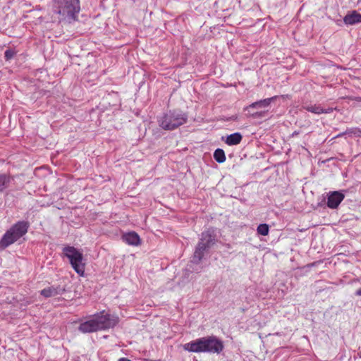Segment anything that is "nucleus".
<instances>
[{"instance_id":"nucleus-1","label":"nucleus","mask_w":361,"mask_h":361,"mask_svg":"<svg viewBox=\"0 0 361 361\" xmlns=\"http://www.w3.org/2000/svg\"><path fill=\"white\" fill-rule=\"evenodd\" d=\"M183 349L191 353L220 354L224 348V342L216 336L201 337L183 345Z\"/></svg>"},{"instance_id":"nucleus-2","label":"nucleus","mask_w":361,"mask_h":361,"mask_svg":"<svg viewBox=\"0 0 361 361\" xmlns=\"http://www.w3.org/2000/svg\"><path fill=\"white\" fill-rule=\"evenodd\" d=\"M217 242L216 228L209 227L203 231L200 236L193 253L191 263L198 264L207 252Z\"/></svg>"},{"instance_id":"nucleus-3","label":"nucleus","mask_w":361,"mask_h":361,"mask_svg":"<svg viewBox=\"0 0 361 361\" xmlns=\"http://www.w3.org/2000/svg\"><path fill=\"white\" fill-rule=\"evenodd\" d=\"M30 227L27 221H18L8 229L0 239V252L17 242L25 235Z\"/></svg>"},{"instance_id":"nucleus-4","label":"nucleus","mask_w":361,"mask_h":361,"mask_svg":"<svg viewBox=\"0 0 361 361\" xmlns=\"http://www.w3.org/2000/svg\"><path fill=\"white\" fill-rule=\"evenodd\" d=\"M56 13L61 20H76L80 11V0H53Z\"/></svg>"},{"instance_id":"nucleus-5","label":"nucleus","mask_w":361,"mask_h":361,"mask_svg":"<svg viewBox=\"0 0 361 361\" xmlns=\"http://www.w3.org/2000/svg\"><path fill=\"white\" fill-rule=\"evenodd\" d=\"M188 121L187 114L180 110H170L163 115L159 120V126L166 130H174L186 123Z\"/></svg>"},{"instance_id":"nucleus-6","label":"nucleus","mask_w":361,"mask_h":361,"mask_svg":"<svg viewBox=\"0 0 361 361\" xmlns=\"http://www.w3.org/2000/svg\"><path fill=\"white\" fill-rule=\"evenodd\" d=\"M63 254L66 257L77 274L83 276L85 272V264L82 262V254L73 246H66L63 249Z\"/></svg>"},{"instance_id":"nucleus-7","label":"nucleus","mask_w":361,"mask_h":361,"mask_svg":"<svg viewBox=\"0 0 361 361\" xmlns=\"http://www.w3.org/2000/svg\"><path fill=\"white\" fill-rule=\"evenodd\" d=\"M94 317L98 324L99 331L113 328L117 325L119 322L118 317L114 314H104V312L95 314Z\"/></svg>"},{"instance_id":"nucleus-8","label":"nucleus","mask_w":361,"mask_h":361,"mask_svg":"<svg viewBox=\"0 0 361 361\" xmlns=\"http://www.w3.org/2000/svg\"><path fill=\"white\" fill-rule=\"evenodd\" d=\"M345 198L343 191H332L327 194V207L330 209H336Z\"/></svg>"},{"instance_id":"nucleus-9","label":"nucleus","mask_w":361,"mask_h":361,"mask_svg":"<svg viewBox=\"0 0 361 361\" xmlns=\"http://www.w3.org/2000/svg\"><path fill=\"white\" fill-rule=\"evenodd\" d=\"M65 291V286L61 285H53L42 289L40 291V294L44 298H50L58 295H62Z\"/></svg>"},{"instance_id":"nucleus-10","label":"nucleus","mask_w":361,"mask_h":361,"mask_svg":"<svg viewBox=\"0 0 361 361\" xmlns=\"http://www.w3.org/2000/svg\"><path fill=\"white\" fill-rule=\"evenodd\" d=\"M78 329L80 331L85 334L99 331L98 324L94 316L92 319L81 323Z\"/></svg>"},{"instance_id":"nucleus-11","label":"nucleus","mask_w":361,"mask_h":361,"mask_svg":"<svg viewBox=\"0 0 361 361\" xmlns=\"http://www.w3.org/2000/svg\"><path fill=\"white\" fill-rule=\"evenodd\" d=\"M278 96H274L270 98L261 99L250 104V105L245 107L244 111H250L252 109H265L271 104V102L276 100Z\"/></svg>"},{"instance_id":"nucleus-12","label":"nucleus","mask_w":361,"mask_h":361,"mask_svg":"<svg viewBox=\"0 0 361 361\" xmlns=\"http://www.w3.org/2000/svg\"><path fill=\"white\" fill-rule=\"evenodd\" d=\"M343 22L345 25H355L361 23V14L357 11L349 12L344 18Z\"/></svg>"},{"instance_id":"nucleus-13","label":"nucleus","mask_w":361,"mask_h":361,"mask_svg":"<svg viewBox=\"0 0 361 361\" xmlns=\"http://www.w3.org/2000/svg\"><path fill=\"white\" fill-rule=\"evenodd\" d=\"M123 240L130 245L137 246L140 244V236L135 232H129L123 235Z\"/></svg>"},{"instance_id":"nucleus-14","label":"nucleus","mask_w":361,"mask_h":361,"mask_svg":"<svg viewBox=\"0 0 361 361\" xmlns=\"http://www.w3.org/2000/svg\"><path fill=\"white\" fill-rule=\"evenodd\" d=\"M243 139V136L240 133H234L227 136L226 143L228 145H236L239 144Z\"/></svg>"},{"instance_id":"nucleus-15","label":"nucleus","mask_w":361,"mask_h":361,"mask_svg":"<svg viewBox=\"0 0 361 361\" xmlns=\"http://www.w3.org/2000/svg\"><path fill=\"white\" fill-rule=\"evenodd\" d=\"M11 180V178L9 175L0 173V192L8 188Z\"/></svg>"},{"instance_id":"nucleus-16","label":"nucleus","mask_w":361,"mask_h":361,"mask_svg":"<svg viewBox=\"0 0 361 361\" xmlns=\"http://www.w3.org/2000/svg\"><path fill=\"white\" fill-rule=\"evenodd\" d=\"M302 108L306 111L315 114H321L323 111V107L321 105L317 104H311V105H304Z\"/></svg>"},{"instance_id":"nucleus-17","label":"nucleus","mask_w":361,"mask_h":361,"mask_svg":"<svg viewBox=\"0 0 361 361\" xmlns=\"http://www.w3.org/2000/svg\"><path fill=\"white\" fill-rule=\"evenodd\" d=\"M214 159L219 164L224 163L226 161V155L224 151L221 149H216L214 152Z\"/></svg>"},{"instance_id":"nucleus-18","label":"nucleus","mask_w":361,"mask_h":361,"mask_svg":"<svg viewBox=\"0 0 361 361\" xmlns=\"http://www.w3.org/2000/svg\"><path fill=\"white\" fill-rule=\"evenodd\" d=\"M269 231V226L267 224H260L257 228V232L262 235H267Z\"/></svg>"},{"instance_id":"nucleus-19","label":"nucleus","mask_w":361,"mask_h":361,"mask_svg":"<svg viewBox=\"0 0 361 361\" xmlns=\"http://www.w3.org/2000/svg\"><path fill=\"white\" fill-rule=\"evenodd\" d=\"M16 54V52L13 49H8L4 52V59L6 61H10Z\"/></svg>"},{"instance_id":"nucleus-20","label":"nucleus","mask_w":361,"mask_h":361,"mask_svg":"<svg viewBox=\"0 0 361 361\" xmlns=\"http://www.w3.org/2000/svg\"><path fill=\"white\" fill-rule=\"evenodd\" d=\"M266 111H256L250 114V116L253 118H262L265 116Z\"/></svg>"},{"instance_id":"nucleus-21","label":"nucleus","mask_w":361,"mask_h":361,"mask_svg":"<svg viewBox=\"0 0 361 361\" xmlns=\"http://www.w3.org/2000/svg\"><path fill=\"white\" fill-rule=\"evenodd\" d=\"M346 133L360 135L361 134V130L358 128H348L346 130Z\"/></svg>"},{"instance_id":"nucleus-22","label":"nucleus","mask_w":361,"mask_h":361,"mask_svg":"<svg viewBox=\"0 0 361 361\" xmlns=\"http://www.w3.org/2000/svg\"><path fill=\"white\" fill-rule=\"evenodd\" d=\"M333 111H334V108H332V107H329L327 109L323 108L322 114H330V113L333 112Z\"/></svg>"},{"instance_id":"nucleus-23","label":"nucleus","mask_w":361,"mask_h":361,"mask_svg":"<svg viewBox=\"0 0 361 361\" xmlns=\"http://www.w3.org/2000/svg\"><path fill=\"white\" fill-rule=\"evenodd\" d=\"M299 133H300V132H299V131H296V130H295V131H294V132L290 135V137H295V136L298 135H299Z\"/></svg>"},{"instance_id":"nucleus-24","label":"nucleus","mask_w":361,"mask_h":361,"mask_svg":"<svg viewBox=\"0 0 361 361\" xmlns=\"http://www.w3.org/2000/svg\"><path fill=\"white\" fill-rule=\"evenodd\" d=\"M346 134L347 133H346V130H345V132H343V133L337 135L336 136H335V137H342V136H343L344 135H346Z\"/></svg>"},{"instance_id":"nucleus-25","label":"nucleus","mask_w":361,"mask_h":361,"mask_svg":"<svg viewBox=\"0 0 361 361\" xmlns=\"http://www.w3.org/2000/svg\"><path fill=\"white\" fill-rule=\"evenodd\" d=\"M355 295L357 296H361V288L360 289H358L357 290H356Z\"/></svg>"},{"instance_id":"nucleus-26","label":"nucleus","mask_w":361,"mask_h":361,"mask_svg":"<svg viewBox=\"0 0 361 361\" xmlns=\"http://www.w3.org/2000/svg\"><path fill=\"white\" fill-rule=\"evenodd\" d=\"M118 361H131V360L126 357H121Z\"/></svg>"},{"instance_id":"nucleus-27","label":"nucleus","mask_w":361,"mask_h":361,"mask_svg":"<svg viewBox=\"0 0 361 361\" xmlns=\"http://www.w3.org/2000/svg\"><path fill=\"white\" fill-rule=\"evenodd\" d=\"M226 247H228V248H231V245H230V244H226Z\"/></svg>"}]
</instances>
